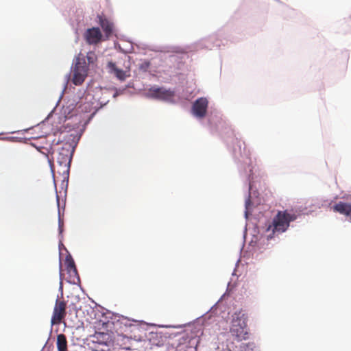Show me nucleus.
Masks as SVG:
<instances>
[{"instance_id": "obj_1", "label": "nucleus", "mask_w": 351, "mask_h": 351, "mask_svg": "<svg viewBox=\"0 0 351 351\" xmlns=\"http://www.w3.org/2000/svg\"><path fill=\"white\" fill-rule=\"evenodd\" d=\"M297 216L295 214L289 213L287 210L278 211L277 215L273 219L271 224L267 228V232H271L267 235L268 238H271L276 233H282L285 232L291 221L295 220Z\"/></svg>"}, {"instance_id": "obj_2", "label": "nucleus", "mask_w": 351, "mask_h": 351, "mask_svg": "<svg viewBox=\"0 0 351 351\" xmlns=\"http://www.w3.org/2000/svg\"><path fill=\"white\" fill-rule=\"evenodd\" d=\"M88 67L84 58L77 57L73 70L72 82L75 85H81L87 76Z\"/></svg>"}, {"instance_id": "obj_3", "label": "nucleus", "mask_w": 351, "mask_h": 351, "mask_svg": "<svg viewBox=\"0 0 351 351\" xmlns=\"http://www.w3.org/2000/svg\"><path fill=\"white\" fill-rule=\"evenodd\" d=\"M147 96L152 99L168 101L173 97L174 92L163 87L152 86L148 90Z\"/></svg>"}, {"instance_id": "obj_4", "label": "nucleus", "mask_w": 351, "mask_h": 351, "mask_svg": "<svg viewBox=\"0 0 351 351\" xmlns=\"http://www.w3.org/2000/svg\"><path fill=\"white\" fill-rule=\"evenodd\" d=\"M66 303L64 300L57 299L53 308L51 323L58 324L61 323L66 316Z\"/></svg>"}, {"instance_id": "obj_5", "label": "nucleus", "mask_w": 351, "mask_h": 351, "mask_svg": "<svg viewBox=\"0 0 351 351\" xmlns=\"http://www.w3.org/2000/svg\"><path fill=\"white\" fill-rule=\"evenodd\" d=\"M65 146L66 147H63L59 152L57 157V161L60 166L65 167L66 171H68L71 161V145L66 144Z\"/></svg>"}, {"instance_id": "obj_6", "label": "nucleus", "mask_w": 351, "mask_h": 351, "mask_svg": "<svg viewBox=\"0 0 351 351\" xmlns=\"http://www.w3.org/2000/svg\"><path fill=\"white\" fill-rule=\"evenodd\" d=\"M208 100L204 97L199 98L193 104V114L198 118H203L206 116Z\"/></svg>"}, {"instance_id": "obj_7", "label": "nucleus", "mask_w": 351, "mask_h": 351, "mask_svg": "<svg viewBox=\"0 0 351 351\" xmlns=\"http://www.w3.org/2000/svg\"><path fill=\"white\" fill-rule=\"evenodd\" d=\"M84 37L88 44L96 45L101 41L102 34L99 28L92 27L86 31Z\"/></svg>"}, {"instance_id": "obj_8", "label": "nucleus", "mask_w": 351, "mask_h": 351, "mask_svg": "<svg viewBox=\"0 0 351 351\" xmlns=\"http://www.w3.org/2000/svg\"><path fill=\"white\" fill-rule=\"evenodd\" d=\"M333 210L348 217L351 221V203L339 202L334 205Z\"/></svg>"}, {"instance_id": "obj_9", "label": "nucleus", "mask_w": 351, "mask_h": 351, "mask_svg": "<svg viewBox=\"0 0 351 351\" xmlns=\"http://www.w3.org/2000/svg\"><path fill=\"white\" fill-rule=\"evenodd\" d=\"M245 328L241 325H232L230 332L237 341L245 340L248 338V332L245 330Z\"/></svg>"}, {"instance_id": "obj_10", "label": "nucleus", "mask_w": 351, "mask_h": 351, "mask_svg": "<svg viewBox=\"0 0 351 351\" xmlns=\"http://www.w3.org/2000/svg\"><path fill=\"white\" fill-rule=\"evenodd\" d=\"M99 23L101 25L106 38H109L113 32L114 25L109 19H106L105 16L101 15L98 16Z\"/></svg>"}, {"instance_id": "obj_11", "label": "nucleus", "mask_w": 351, "mask_h": 351, "mask_svg": "<svg viewBox=\"0 0 351 351\" xmlns=\"http://www.w3.org/2000/svg\"><path fill=\"white\" fill-rule=\"evenodd\" d=\"M247 317L243 311H237L232 315V325H241L243 327L247 326Z\"/></svg>"}, {"instance_id": "obj_12", "label": "nucleus", "mask_w": 351, "mask_h": 351, "mask_svg": "<svg viewBox=\"0 0 351 351\" xmlns=\"http://www.w3.org/2000/svg\"><path fill=\"white\" fill-rule=\"evenodd\" d=\"M117 343L121 348L125 350H132V340L125 335H119L117 338Z\"/></svg>"}, {"instance_id": "obj_13", "label": "nucleus", "mask_w": 351, "mask_h": 351, "mask_svg": "<svg viewBox=\"0 0 351 351\" xmlns=\"http://www.w3.org/2000/svg\"><path fill=\"white\" fill-rule=\"evenodd\" d=\"M108 67L110 70V71L112 72L116 75V77L118 79H119L121 80H125V78L126 77L125 71L117 68L116 64L114 63H113L112 62H109L108 63Z\"/></svg>"}, {"instance_id": "obj_14", "label": "nucleus", "mask_w": 351, "mask_h": 351, "mask_svg": "<svg viewBox=\"0 0 351 351\" xmlns=\"http://www.w3.org/2000/svg\"><path fill=\"white\" fill-rule=\"evenodd\" d=\"M65 264L66 266V270L68 273L73 276H76L77 274V271L75 265V262L70 255L66 257Z\"/></svg>"}, {"instance_id": "obj_15", "label": "nucleus", "mask_w": 351, "mask_h": 351, "mask_svg": "<svg viewBox=\"0 0 351 351\" xmlns=\"http://www.w3.org/2000/svg\"><path fill=\"white\" fill-rule=\"evenodd\" d=\"M57 348L58 351H68L67 350V340L66 336L63 334H60L57 336Z\"/></svg>"}, {"instance_id": "obj_16", "label": "nucleus", "mask_w": 351, "mask_h": 351, "mask_svg": "<svg viewBox=\"0 0 351 351\" xmlns=\"http://www.w3.org/2000/svg\"><path fill=\"white\" fill-rule=\"evenodd\" d=\"M253 343H243L240 346L241 351H253Z\"/></svg>"}, {"instance_id": "obj_17", "label": "nucleus", "mask_w": 351, "mask_h": 351, "mask_svg": "<svg viewBox=\"0 0 351 351\" xmlns=\"http://www.w3.org/2000/svg\"><path fill=\"white\" fill-rule=\"evenodd\" d=\"M86 58L89 63H93L96 60V56L94 52L90 51L87 53Z\"/></svg>"}, {"instance_id": "obj_18", "label": "nucleus", "mask_w": 351, "mask_h": 351, "mask_svg": "<svg viewBox=\"0 0 351 351\" xmlns=\"http://www.w3.org/2000/svg\"><path fill=\"white\" fill-rule=\"evenodd\" d=\"M149 66V63L147 62L141 65V68L143 69H146Z\"/></svg>"}, {"instance_id": "obj_19", "label": "nucleus", "mask_w": 351, "mask_h": 351, "mask_svg": "<svg viewBox=\"0 0 351 351\" xmlns=\"http://www.w3.org/2000/svg\"><path fill=\"white\" fill-rule=\"evenodd\" d=\"M48 160H49V165H50L51 167L53 168V159L48 158Z\"/></svg>"}, {"instance_id": "obj_20", "label": "nucleus", "mask_w": 351, "mask_h": 351, "mask_svg": "<svg viewBox=\"0 0 351 351\" xmlns=\"http://www.w3.org/2000/svg\"><path fill=\"white\" fill-rule=\"evenodd\" d=\"M62 271L60 270V285H62Z\"/></svg>"}, {"instance_id": "obj_21", "label": "nucleus", "mask_w": 351, "mask_h": 351, "mask_svg": "<svg viewBox=\"0 0 351 351\" xmlns=\"http://www.w3.org/2000/svg\"><path fill=\"white\" fill-rule=\"evenodd\" d=\"M347 199H351V196H350V198L347 197Z\"/></svg>"}]
</instances>
